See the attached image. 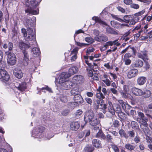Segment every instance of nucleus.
Wrapping results in <instances>:
<instances>
[{"label":"nucleus","mask_w":152,"mask_h":152,"mask_svg":"<svg viewBox=\"0 0 152 152\" xmlns=\"http://www.w3.org/2000/svg\"><path fill=\"white\" fill-rule=\"evenodd\" d=\"M112 16L114 19L116 20H117L121 22H122L124 21V20L122 19L118 18V17L117 15H112Z\"/></svg>","instance_id":"obj_47"},{"label":"nucleus","mask_w":152,"mask_h":152,"mask_svg":"<svg viewBox=\"0 0 152 152\" xmlns=\"http://www.w3.org/2000/svg\"><path fill=\"white\" fill-rule=\"evenodd\" d=\"M0 79L4 82L8 81L10 78L7 72L2 69L0 70Z\"/></svg>","instance_id":"obj_6"},{"label":"nucleus","mask_w":152,"mask_h":152,"mask_svg":"<svg viewBox=\"0 0 152 152\" xmlns=\"http://www.w3.org/2000/svg\"><path fill=\"white\" fill-rule=\"evenodd\" d=\"M24 4L31 9L35 8L42 0H24Z\"/></svg>","instance_id":"obj_4"},{"label":"nucleus","mask_w":152,"mask_h":152,"mask_svg":"<svg viewBox=\"0 0 152 152\" xmlns=\"http://www.w3.org/2000/svg\"><path fill=\"white\" fill-rule=\"evenodd\" d=\"M119 23L115 21H112L111 22V25L115 28H118L119 26Z\"/></svg>","instance_id":"obj_34"},{"label":"nucleus","mask_w":152,"mask_h":152,"mask_svg":"<svg viewBox=\"0 0 152 152\" xmlns=\"http://www.w3.org/2000/svg\"><path fill=\"white\" fill-rule=\"evenodd\" d=\"M128 136L131 137H133L135 136V132L133 130L129 131L127 132Z\"/></svg>","instance_id":"obj_42"},{"label":"nucleus","mask_w":152,"mask_h":152,"mask_svg":"<svg viewBox=\"0 0 152 152\" xmlns=\"http://www.w3.org/2000/svg\"><path fill=\"white\" fill-rule=\"evenodd\" d=\"M24 58L23 60V63L24 66H26L28 65L29 61L28 56L27 53L26 51L23 52Z\"/></svg>","instance_id":"obj_20"},{"label":"nucleus","mask_w":152,"mask_h":152,"mask_svg":"<svg viewBox=\"0 0 152 152\" xmlns=\"http://www.w3.org/2000/svg\"><path fill=\"white\" fill-rule=\"evenodd\" d=\"M40 53L39 49L38 48H34L32 50V54L34 57H37L39 56Z\"/></svg>","instance_id":"obj_23"},{"label":"nucleus","mask_w":152,"mask_h":152,"mask_svg":"<svg viewBox=\"0 0 152 152\" xmlns=\"http://www.w3.org/2000/svg\"><path fill=\"white\" fill-rule=\"evenodd\" d=\"M22 33L25 39L28 42L33 41L34 44H36V36L33 30L30 28H28L26 30L22 28L21 29Z\"/></svg>","instance_id":"obj_2"},{"label":"nucleus","mask_w":152,"mask_h":152,"mask_svg":"<svg viewBox=\"0 0 152 152\" xmlns=\"http://www.w3.org/2000/svg\"><path fill=\"white\" fill-rule=\"evenodd\" d=\"M141 128L143 130L145 134L148 133L149 131V130L148 127V126H143L142 128Z\"/></svg>","instance_id":"obj_43"},{"label":"nucleus","mask_w":152,"mask_h":152,"mask_svg":"<svg viewBox=\"0 0 152 152\" xmlns=\"http://www.w3.org/2000/svg\"><path fill=\"white\" fill-rule=\"evenodd\" d=\"M61 101L64 102H67V99L66 96H62L61 97Z\"/></svg>","instance_id":"obj_55"},{"label":"nucleus","mask_w":152,"mask_h":152,"mask_svg":"<svg viewBox=\"0 0 152 152\" xmlns=\"http://www.w3.org/2000/svg\"><path fill=\"white\" fill-rule=\"evenodd\" d=\"M151 94V91L148 90H145L143 92V96L145 98H147L149 97Z\"/></svg>","instance_id":"obj_28"},{"label":"nucleus","mask_w":152,"mask_h":152,"mask_svg":"<svg viewBox=\"0 0 152 152\" xmlns=\"http://www.w3.org/2000/svg\"><path fill=\"white\" fill-rule=\"evenodd\" d=\"M97 138H101L104 140L106 139V136L101 130H99L96 135Z\"/></svg>","instance_id":"obj_26"},{"label":"nucleus","mask_w":152,"mask_h":152,"mask_svg":"<svg viewBox=\"0 0 152 152\" xmlns=\"http://www.w3.org/2000/svg\"><path fill=\"white\" fill-rule=\"evenodd\" d=\"M112 148L115 152H119V149L116 145H113L112 146Z\"/></svg>","instance_id":"obj_56"},{"label":"nucleus","mask_w":152,"mask_h":152,"mask_svg":"<svg viewBox=\"0 0 152 152\" xmlns=\"http://www.w3.org/2000/svg\"><path fill=\"white\" fill-rule=\"evenodd\" d=\"M113 44L114 45H116V46H118L120 45V44L118 42V39L115 40L113 41H112Z\"/></svg>","instance_id":"obj_61"},{"label":"nucleus","mask_w":152,"mask_h":152,"mask_svg":"<svg viewBox=\"0 0 152 152\" xmlns=\"http://www.w3.org/2000/svg\"><path fill=\"white\" fill-rule=\"evenodd\" d=\"M143 62L142 61L137 59L132 64V66L133 67L140 68L143 66Z\"/></svg>","instance_id":"obj_14"},{"label":"nucleus","mask_w":152,"mask_h":152,"mask_svg":"<svg viewBox=\"0 0 152 152\" xmlns=\"http://www.w3.org/2000/svg\"><path fill=\"white\" fill-rule=\"evenodd\" d=\"M119 121L117 120L114 121L113 123V124L115 127H118L119 126Z\"/></svg>","instance_id":"obj_52"},{"label":"nucleus","mask_w":152,"mask_h":152,"mask_svg":"<svg viewBox=\"0 0 152 152\" xmlns=\"http://www.w3.org/2000/svg\"><path fill=\"white\" fill-rule=\"evenodd\" d=\"M13 74L15 77L18 79H20L23 76V73L22 71L17 68L14 69Z\"/></svg>","instance_id":"obj_13"},{"label":"nucleus","mask_w":152,"mask_h":152,"mask_svg":"<svg viewBox=\"0 0 152 152\" xmlns=\"http://www.w3.org/2000/svg\"><path fill=\"white\" fill-rule=\"evenodd\" d=\"M93 20H94L95 23H98L100 24L104 25L105 26L107 25V24L104 22L102 21L98 17L94 16L92 18Z\"/></svg>","instance_id":"obj_25"},{"label":"nucleus","mask_w":152,"mask_h":152,"mask_svg":"<svg viewBox=\"0 0 152 152\" xmlns=\"http://www.w3.org/2000/svg\"><path fill=\"white\" fill-rule=\"evenodd\" d=\"M7 62L10 65H14L16 63V58L15 54L9 52L7 54Z\"/></svg>","instance_id":"obj_5"},{"label":"nucleus","mask_w":152,"mask_h":152,"mask_svg":"<svg viewBox=\"0 0 152 152\" xmlns=\"http://www.w3.org/2000/svg\"><path fill=\"white\" fill-rule=\"evenodd\" d=\"M85 40L86 42L90 43H92L94 42V39L90 37H86Z\"/></svg>","instance_id":"obj_38"},{"label":"nucleus","mask_w":152,"mask_h":152,"mask_svg":"<svg viewBox=\"0 0 152 152\" xmlns=\"http://www.w3.org/2000/svg\"><path fill=\"white\" fill-rule=\"evenodd\" d=\"M32 21L31 19H28L26 22V26L28 27H31V21Z\"/></svg>","instance_id":"obj_48"},{"label":"nucleus","mask_w":152,"mask_h":152,"mask_svg":"<svg viewBox=\"0 0 152 152\" xmlns=\"http://www.w3.org/2000/svg\"><path fill=\"white\" fill-rule=\"evenodd\" d=\"M80 125L79 122L77 121H73L70 124L71 129L75 131L77 130L79 128Z\"/></svg>","instance_id":"obj_15"},{"label":"nucleus","mask_w":152,"mask_h":152,"mask_svg":"<svg viewBox=\"0 0 152 152\" xmlns=\"http://www.w3.org/2000/svg\"><path fill=\"white\" fill-rule=\"evenodd\" d=\"M26 12H29L30 14L33 15H36L38 14V12L37 11L32 10V9H28L27 10H26Z\"/></svg>","instance_id":"obj_33"},{"label":"nucleus","mask_w":152,"mask_h":152,"mask_svg":"<svg viewBox=\"0 0 152 152\" xmlns=\"http://www.w3.org/2000/svg\"><path fill=\"white\" fill-rule=\"evenodd\" d=\"M146 78L144 77H140L138 78L137 81V84L140 85H143L145 83Z\"/></svg>","instance_id":"obj_24"},{"label":"nucleus","mask_w":152,"mask_h":152,"mask_svg":"<svg viewBox=\"0 0 152 152\" xmlns=\"http://www.w3.org/2000/svg\"><path fill=\"white\" fill-rule=\"evenodd\" d=\"M84 120L86 123L89 122L91 126H96L95 130H99V127L96 126L100 123L97 118L94 116V113L91 111L86 112L84 115Z\"/></svg>","instance_id":"obj_1"},{"label":"nucleus","mask_w":152,"mask_h":152,"mask_svg":"<svg viewBox=\"0 0 152 152\" xmlns=\"http://www.w3.org/2000/svg\"><path fill=\"white\" fill-rule=\"evenodd\" d=\"M126 26L128 27L129 25L127 24H121L119 23L118 28H122Z\"/></svg>","instance_id":"obj_62"},{"label":"nucleus","mask_w":152,"mask_h":152,"mask_svg":"<svg viewBox=\"0 0 152 152\" xmlns=\"http://www.w3.org/2000/svg\"><path fill=\"white\" fill-rule=\"evenodd\" d=\"M19 47L20 48L23 50V51H25L24 50L25 49L28 48L30 46L27 44L25 43L22 42H19Z\"/></svg>","instance_id":"obj_19"},{"label":"nucleus","mask_w":152,"mask_h":152,"mask_svg":"<svg viewBox=\"0 0 152 152\" xmlns=\"http://www.w3.org/2000/svg\"><path fill=\"white\" fill-rule=\"evenodd\" d=\"M76 45L80 47H83L87 45L86 44L81 43L80 42H76Z\"/></svg>","instance_id":"obj_60"},{"label":"nucleus","mask_w":152,"mask_h":152,"mask_svg":"<svg viewBox=\"0 0 152 152\" xmlns=\"http://www.w3.org/2000/svg\"><path fill=\"white\" fill-rule=\"evenodd\" d=\"M92 143L95 148H102V144L100 141L98 140L94 139L92 141Z\"/></svg>","instance_id":"obj_21"},{"label":"nucleus","mask_w":152,"mask_h":152,"mask_svg":"<svg viewBox=\"0 0 152 152\" xmlns=\"http://www.w3.org/2000/svg\"><path fill=\"white\" fill-rule=\"evenodd\" d=\"M132 56L131 54L129 53H127L125 54L123 59H129V58Z\"/></svg>","instance_id":"obj_59"},{"label":"nucleus","mask_w":152,"mask_h":152,"mask_svg":"<svg viewBox=\"0 0 152 152\" xmlns=\"http://www.w3.org/2000/svg\"><path fill=\"white\" fill-rule=\"evenodd\" d=\"M124 91H121V94L123 97L125 98H128V95L129 94L127 93L129 90V87L126 85H124L123 87Z\"/></svg>","instance_id":"obj_11"},{"label":"nucleus","mask_w":152,"mask_h":152,"mask_svg":"<svg viewBox=\"0 0 152 152\" xmlns=\"http://www.w3.org/2000/svg\"><path fill=\"white\" fill-rule=\"evenodd\" d=\"M84 80L83 77L80 75H77L75 76L73 78V82L80 83Z\"/></svg>","instance_id":"obj_18"},{"label":"nucleus","mask_w":152,"mask_h":152,"mask_svg":"<svg viewBox=\"0 0 152 152\" xmlns=\"http://www.w3.org/2000/svg\"><path fill=\"white\" fill-rule=\"evenodd\" d=\"M113 45L112 41H110L107 42L104 45L103 48H104V50H106L107 47L109 46H112Z\"/></svg>","instance_id":"obj_37"},{"label":"nucleus","mask_w":152,"mask_h":152,"mask_svg":"<svg viewBox=\"0 0 152 152\" xmlns=\"http://www.w3.org/2000/svg\"><path fill=\"white\" fill-rule=\"evenodd\" d=\"M96 97L99 99H102L105 98V96L101 92H96Z\"/></svg>","instance_id":"obj_32"},{"label":"nucleus","mask_w":152,"mask_h":152,"mask_svg":"<svg viewBox=\"0 0 152 152\" xmlns=\"http://www.w3.org/2000/svg\"><path fill=\"white\" fill-rule=\"evenodd\" d=\"M132 91L134 95L137 96H141L143 94V92L142 90L135 87L132 88Z\"/></svg>","instance_id":"obj_12"},{"label":"nucleus","mask_w":152,"mask_h":152,"mask_svg":"<svg viewBox=\"0 0 152 152\" xmlns=\"http://www.w3.org/2000/svg\"><path fill=\"white\" fill-rule=\"evenodd\" d=\"M74 99L75 102H70L69 104V105L72 109L76 106V104L75 105L76 103L78 104H80L82 103L83 102V98L79 94L75 95L74 97Z\"/></svg>","instance_id":"obj_3"},{"label":"nucleus","mask_w":152,"mask_h":152,"mask_svg":"<svg viewBox=\"0 0 152 152\" xmlns=\"http://www.w3.org/2000/svg\"><path fill=\"white\" fill-rule=\"evenodd\" d=\"M70 77L67 73L63 72L60 75V78L59 79V83H64L66 81V79Z\"/></svg>","instance_id":"obj_9"},{"label":"nucleus","mask_w":152,"mask_h":152,"mask_svg":"<svg viewBox=\"0 0 152 152\" xmlns=\"http://www.w3.org/2000/svg\"><path fill=\"white\" fill-rule=\"evenodd\" d=\"M78 71L77 67L76 66H73L70 67L69 70L68 74L70 75V77L72 75L77 73Z\"/></svg>","instance_id":"obj_22"},{"label":"nucleus","mask_w":152,"mask_h":152,"mask_svg":"<svg viewBox=\"0 0 152 152\" xmlns=\"http://www.w3.org/2000/svg\"><path fill=\"white\" fill-rule=\"evenodd\" d=\"M111 29L109 28H107V33L111 34H118V32L115 31H113L112 32L110 31Z\"/></svg>","instance_id":"obj_54"},{"label":"nucleus","mask_w":152,"mask_h":152,"mask_svg":"<svg viewBox=\"0 0 152 152\" xmlns=\"http://www.w3.org/2000/svg\"><path fill=\"white\" fill-rule=\"evenodd\" d=\"M119 117L121 119L124 120H126V115L124 113L121 111L119 113H118Z\"/></svg>","instance_id":"obj_30"},{"label":"nucleus","mask_w":152,"mask_h":152,"mask_svg":"<svg viewBox=\"0 0 152 152\" xmlns=\"http://www.w3.org/2000/svg\"><path fill=\"white\" fill-rule=\"evenodd\" d=\"M124 4L127 5L131 4L132 3V0H124Z\"/></svg>","instance_id":"obj_58"},{"label":"nucleus","mask_w":152,"mask_h":152,"mask_svg":"<svg viewBox=\"0 0 152 152\" xmlns=\"http://www.w3.org/2000/svg\"><path fill=\"white\" fill-rule=\"evenodd\" d=\"M114 110L115 112L117 113H119L121 111V108L120 106L116 104L115 106Z\"/></svg>","instance_id":"obj_39"},{"label":"nucleus","mask_w":152,"mask_h":152,"mask_svg":"<svg viewBox=\"0 0 152 152\" xmlns=\"http://www.w3.org/2000/svg\"><path fill=\"white\" fill-rule=\"evenodd\" d=\"M138 73V71L137 69H132L129 70L127 73V76L129 79L136 76Z\"/></svg>","instance_id":"obj_8"},{"label":"nucleus","mask_w":152,"mask_h":152,"mask_svg":"<svg viewBox=\"0 0 152 152\" xmlns=\"http://www.w3.org/2000/svg\"><path fill=\"white\" fill-rule=\"evenodd\" d=\"M78 50V48H75L72 51L71 55H73L71 58L72 61H74L77 59V55Z\"/></svg>","instance_id":"obj_16"},{"label":"nucleus","mask_w":152,"mask_h":152,"mask_svg":"<svg viewBox=\"0 0 152 152\" xmlns=\"http://www.w3.org/2000/svg\"><path fill=\"white\" fill-rule=\"evenodd\" d=\"M14 85L16 88L21 91H24L26 88V83H22L20 84L16 82L15 83Z\"/></svg>","instance_id":"obj_10"},{"label":"nucleus","mask_w":152,"mask_h":152,"mask_svg":"<svg viewBox=\"0 0 152 152\" xmlns=\"http://www.w3.org/2000/svg\"><path fill=\"white\" fill-rule=\"evenodd\" d=\"M125 147L127 150L130 151L133 150L135 148V146H134L129 143H127L125 144Z\"/></svg>","instance_id":"obj_27"},{"label":"nucleus","mask_w":152,"mask_h":152,"mask_svg":"<svg viewBox=\"0 0 152 152\" xmlns=\"http://www.w3.org/2000/svg\"><path fill=\"white\" fill-rule=\"evenodd\" d=\"M103 81L105 83L107 86H110L111 81L108 79H106L105 80H103Z\"/></svg>","instance_id":"obj_46"},{"label":"nucleus","mask_w":152,"mask_h":152,"mask_svg":"<svg viewBox=\"0 0 152 152\" xmlns=\"http://www.w3.org/2000/svg\"><path fill=\"white\" fill-rule=\"evenodd\" d=\"M71 93L73 95L78 94L79 92L78 90L77 89L73 88L71 91Z\"/></svg>","instance_id":"obj_44"},{"label":"nucleus","mask_w":152,"mask_h":152,"mask_svg":"<svg viewBox=\"0 0 152 152\" xmlns=\"http://www.w3.org/2000/svg\"><path fill=\"white\" fill-rule=\"evenodd\" d=\"M109 112L111 113L112 115L115 114V110L113 106L108 107Z\"/></svg>","instance_id":"obj_50"},{"label":"nucleus","mask_w":152,"mask_h":152,"mask_svg":"<svg viewBox=\"0 0 152 152\" xmlns=\"http://www.w3.org/2000/svg\"><path fill=\"white\" fill-rule=\"evenodd\" d=\"M130 7L132 8L137 9L139 8L140 6L138 4L132 3L130 5Z\"/></svg>","instance_id":"obj_45"},{"label":"nucleus","mask_w":152,"mask_h":152,"mask_svg":"<svg viewBox=\"0 0 152 152\" xmlns=\"http://www.w3.org/2000/svg\"><path fill=\"white\" fill-rule=\"evenodd\" d=\"M84 58L85 60L86 63L88 66H90L91 65V64L88 63V57L87 56H84Z\"/></svg>","instance_id":"obj_63"},{"label":"nucleus","mask_w":152,"mask_h":152,"mask_svg":"<svg viewBox=\"0 0 152 152\" xmlns=\"http://www.w3.org/2000/svg\"><path fill=\"white\" fill-rule=\"evenodd\" d=\"M94 149V147L91 146H88L86 147L85 150L86 152H92Z\"/></svg>","instance_id":"obj_35"},{"label":"nucleus","mask_w":152,"mask_h":152,"mask_svg":"<svg viewBox=\"0 0 152 152\" xmlns=\"http://www.w3.org/2000/svg\"><path fill=\"white\" fill-rule=\"evenodd\" d=\"M145 10H143L140 12H138L136 13H135L134 15V16L136 17H139L142 15L145 12Z\"/></svg>","instance_id":"obj_41"},{"label":"nucleus","mask_w":152,"mask_h":152,"mask_svg":"<svg viewBox=\"0 0 152 152\" xmlns=\"http://www.w3.org/2000/svg\"><path fill=\"white\" fill-rule=\"evenodd\" d=\"M94 39L95 41L101 43L106 42L108 40L107 37L103 34L95 37Z\"/></svg>","instance_id":"obj_7"},{"label":"nucleus","mask_w":152,"mask_h":152,"mask_svg":"<svg viewBox=\"0 0 152 152\" xmlns=\"http://www.w3.org/2000/svg\"><path fill=\"white\" fill-rule=\"evenodd\" d=\"M134 141L136 143H139L140 141V137L138 136H136L134 139Z\"/></svg>","instance_id":"obj_64"},{"label":"nucleus","mask_w":152,"mask_h":152,"mask_svg":"<svg viewBox=\"0 0 152 152\" xmlns=\"http://www.w3.org/2000/svg\"><path fill=\"white\" fill-rule=\"evenodd\" d=\"M94 49L92 47L88 48L87 50L86 53L87 54H89L92 52L94 51Z\"/></svg>","instance_id":"obj_53"},{"label":"nucleus","mask_w":152,"mask_h":152,"mask_svg":"<svg viewBox=\"0 0 152 152\" xmlns=\"http://www.w3.org/2000/svg\"><path fill=\"white\" fill-rule=\"evenodd\" d=\"M121 104L122 108L125 110L126 112V111H127V110H126V107H128L129 108H130L131 107V106H129V105L128 104H127L125 103H124V102Z\"/></svg>","instance_id":"obj_40"},{"label":"nucleus","mask_w":152,"mask_h":152,"mask_svg":"<svg viewBox=\"0 0 152 152\" xmlns=\"http://www.w3.org/2000/svg\"><path fill=\"white\" fill-rule=\"evenodd\" d=\"M143 111L145 113H146V115H147L148 117L151 118H152L151 116L150 115L148 114L150 111L147 108H144Z\"/></svg>","instance_id":"obj_57"},{"label":"nucleus","mask_w":152,"mask_h":152,"mask_svg":"<svg viewBox=\"0 0 152 152\" xmlns=\"http://www.w3.org/2000/svg\"><path fill=\"white\" fill-rule=\"evenodd\" d=\"M139 20V18L138 17H135L134 19L132 20L130 22V25H134L136 22L138 21Z\"/></svg>","instance_id":"obj_36"},{"label":"nucleus","mask_w":152,"mask_h":152,"mask_svg":"<svg viewBox=\"0 0 152 152\" xmlns=\"http://www.w3.org/2000/svg\"><path fill=\"white\" fill-rule=\"evenodd\" d=\"M118 133L120 136L121 137H124L126 139H127L129 137L128 136L126 135L125 131L122 129L120 130Z\"/></svg>","instance_id":"obj_29"},{"label":"nucleus","mask_w":152,"mask_h":152,"mask_svg":"<svg viewBox=\"0 0 152 152\" xmlns=\"http://www.w3.org/2000/svg\"><path fill=\"white\" fill-rule=\"evenodd\" d=\"M83 112L82 110L79 109L77 110L75 113L74 115L75 116L76 118H78L80 116L83 114Z\"/></svg>","instance_id":"obj_31"},{"label":"nucleus","mask_w":152,"mask_h":152,"mask_svg":"<svg viewBox=\"0 0 152 152\" xmlns=\"http://www.w3.org/2000/svg\"><path fill=\"white\" fill-rule=\"evenodd\" d=\"M123 61L126 65H129L131 62V60L129 59H123Z\"/></svg>","instance_id":"obj_51"},{"label":"nucleus","mask_w":152,"mask_h":152,"mask_svg":"<svg viewBox=\"0 0 152 152\" xmlns=\"http://www.w3.org/2000/svg\"><path fill=\"white\" fill-rule=\"evenodd\" d=\"M137 114L138 116L141 118V119L142 120V119L147 118H146L145 117V115L142 113L140 112H137Z\"/></svg>","instance_id":"obj_49"},{"label":"nucleus","mask_w":152,"mask_h":152,"mask_svg":"<svg viewBox=\"0 0 152 152\" xmlns=\"http://www.w3.org/2000/svg\"><path fill=\"white\" fill-rule=\"evenodd\" d=\"M140 120L139 121L140 123V128H142L143 126H148L147 122L148 121V119L147 118L142 119V120L140 118H137V121H138Z\"/></svg>","instance_id":"obj_17"}]
</instances>
